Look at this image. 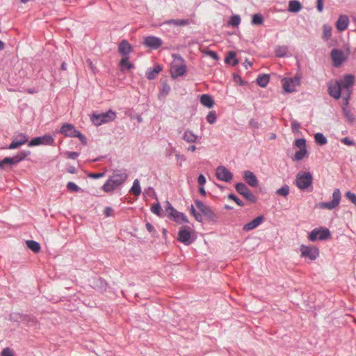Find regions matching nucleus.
<instances>
[{
    "label": "nucleus",
    "instance_id": "obj_1",
    "mask_svg": "<svg viewBox=\"0 0 356 356\" xmlns=\"http://www.w3.org/2000/svg\"><path fill=\"white\" fill-rule=\"evenodd\" d=\"M129 175L126 170H115L102 188L106 193H113L115 190L121 188L124 185Z\"/></svg>",
    "mask_w": 356,
    "mask_h": 356
},
{
    "label": "nucleus",
    "instance_id": "obj_2",
    "mask_svg": "<svg viewBox=\"0 0 356 356\" xmlns=\"http://www.w3.org/2000/svg\"><path fill=\"white\" fill-rule=\"evenodd\" d=\"M173 58L170 65V74L172 78L176 79L184 76L186 72V65L184 59L177 54H172Z\"/></svg>",
    "mask_w": 356,
    "mask_h": 356
},
{
    "label": "nucleus",
    "instance_id": "obj_3",
    "mask_svg": "<svg viewBox=\"0 0 356 356\" xmlns=\"http://www.w3.org/2000/svg\"><path fill=\"white\" fill-rule=\"evenodd\" d=\"M338 81L342 90V98L346 102V104H348L353 92L355 77L352 74H347Z\"/></svg>",
    "mask_w": 356,
    "mask_h": 356
},
{
    "label": "nucleus",
    "instance_id": "obj_4",
    "mask_svg": "<svg viewBox=\"0 0 356 356\" xmlns=\"http://www.w3.org/2000/svg\"><path fill=\"white\" fill-rule=\"evenodd\" d=\"M116 118V113L113 110H108L105 113H94L90 115V120L95 126H100L113 121Z\"/></svg>",
    "mask_w": 356,
    "mask_h": 356
},
{
    "label": "nucleus",
    "instance_id": "obj_5",
    "mask_svg": "<svg viewBox=\"0 0 356 356\" xmlns=\"http://www.w3.org/2000/svg\"><path fill=\"white\" fill-rule=\"evenodd\" d=\"M313 181V176L310 172H300L296 175V184L298 188L305 190L308 188Z\"/></svg>",
    "mask_w": 356,
    "mask_h": 356
},
{
    "label": "nucleus",
    "instance_id": "obj_6",
    "mask_svg": "<svg viewBox=\"0 0 356 356\" xmlns=\"http://www.w3.org/2000/svg\"><path fill=\"white\" fill-rule=\"evenodd\" d=\"M341 192L339 188H336L332 193V200L328 202H319L316 204V207L324 209H327L332 210L336 208L340 203Z\"/></svg>",
    "mask_w": 356,
    "mask_h": 356
},
{
    "label": "nucleus",
    "instance_id": "obj_7",
    "mask_svg": "<svg viewBox=\"0 0 356 356\" xmlns=\"http://www.w3.org/2000/svg\"><path fill=\"white\" fill-rule=\"evenodd\" d=\"M330 236V232L327 228L314 229L309 234L308 238L311 241H315L317 239L320 241L325 240Z\"/></svg>",
    "mask_w": 356,
    "mask_h": 356
},
{
    "label": "nucleus",
    "instance_id": "obj_8",
    "mask_svg": "<svg viewBox=\"0 0 356 356\" xmlns=\"http://www.w3.org/2000/svg\"><path fill=\"white\" fill-rule=\"evenodd\" d=\"M284 90L287 92H293L296 90V87L300 83V77L295 76L294 77H286L282 80Z\"/></svg>",
    "mask_w": 356,
    "mask_h": 356
},
{
    "label": "nucleus",
    "instance_id": "obj_9",
    "mask_svg": "<svg viewBox=\"0 0 356 356\" xmlns=\"http://www.w3.org/2000/svg\"><path fill=\"white\" fill-rule=\"evenodd\" d=\"M301 256L311 261L315 260L319 255L318 249L314 246H307L302 245L300 246Z\"/></svg>",
    "mask_w": 356,
    "mask_h": 356
},
{
    "label": "nucleus",
    "instance_id": "obj_10",
    "mask_svg": "<svg viewBox=\"0 0 356 356\" xmlns=\"http://www.w3.org/2000/svg\"><path fill=\"white\" fill-rule=\"evenodd\" d=\"M54 138L50 135L45 134L42 136H39V137L33 138L32 140H31L29 142L28 145L29 147H33V146H38V145H54Z\"/></svg>",
    "mask_w": 356,
    "mask_h": 356
},
{
    "label": "nucleus",
    "instance_id": "obj_11",
    "mask_svg": "<svg viewBox=\"0 0 356 356\" xmlns=\"http://www.w3.org/2000/svg\"><path fill=\"white\" fill-rule=\"evenodd\" d=\"M236 191L242 195L246 200L255 202L257 201L256 197L252 194L251 191L243 183H237L235 185Z\"/></svg>",
    "mask_w": 356,
    "mask_h": 356
},
{
    "label": "nucleus",
    "instance_id": "obj_12",
    "mask_svg": "<svg viewBox=\"0 0 356 356\" xmlns=\"http://www.w3.org/2000/svg\"><path fill=\"white\" fill-rule=\"evenodd\" d=\"M216 175L218 179L225 182H229L232 178V173L225 166H218L216 170Z\"/></svg>",
    "mask_w": 356,
    "mask_h": 356
},
{
    "label": "nucleus",
    "instance_id": "obj_13",
    "mask_svg": "<svg viewBox=\"0 0 356 356\" xmlns=\"http://www.w3.org/2000/svg\"><path fill=\"white\" fill-rule=\"evenodd\" d=\"M328 93L336 99H339L342 96V90L338 81H331L329 82Z\"/></svg>",
    "mask_w": 356,
    "mask_h": 356
},
{
    "label": "nucleus",
    "instance_id": "obj_14",
    "mask_svg": "<svg viewBox=\"0 0 356 356\" xmlns=\"http://www.w3.org/2000/svg\"><path fill=\"white\" fill-rule=\"evenodd\" d=\"M196 207L201 211V213L210 220H214L216 214L212 211L210 207L204 204L202 201L196 200L195 201Z\"/></svg>",
    "mask_w": 356,
    "mask_h": 356
},
{
    "label": "nucleus",
    "instance_id": "obj_15",
    "mask_svg": "<svg viewBox=\"0 0 356 356\" xmlns=\"http://www.w3.org/2000/svg\"><path fill=\"white\" fill-rule=\"evenodd\" d=\"M143 44L152 49H157L162 45L163 42L160 38L147 36L144 38Z\"/></svg>",
    "mask_w": 356,
    "mask_h": 356
},
{
    "label": "nucleus",
    "instance_id": "obj_16",
    "mask_svg": "<svg viewBox=\"0 0 356 356\" xmlns=\"http://www.w3.org/2000/svg\"><path fill=\"white\" fill-rule=\"evenodd\" d=\"M27 141L28 137L26 134L22 133L19 134L13 138V141L8 145V148L10 149H17Z\"/></svg>",
    "mask_w": 356,
    "mask_h": 356
},
{
    "label": "nucleus",
    "instance_id": "obj_17",
    "mask_svg": "<svg viewBox=\"0 0 356 356\" xmlns=\"http://www.w3.org/2000/svg\"><path fill=\"white\" fill-rule=\"evenodd\" d=\"M177 239L179 241L183 243L184 244L188 245L192 243L193 240L191 239V232L188 229L185 227H182L179 233Z\"/></svg>",
    "mask_w": 356,
    "mask_h": 356
},
{
    "label": "nucleus",
    "instance_id": "obj_18",
    "mask_svg": "<svg viewBox=\"0 0 356 356\" xmlns=\"http://www.w3.org/2000/svg\"><path fill=\"white\" fill-rule=\"evenodd\" d=\"M60 133L66 137L75 138L76 134L78 133V130L73 124L65 123L60 127Z\"/></svg>",
    "mask_w": 356,
    "mask_h": 356
},
{
    "label": "nucleus",
    "instance_id": "obj_19",
    "mask_svg": "<svg viewBox=\"0 0 356 356\" xmlns=\"http://www.w3.org/2000/svg\"><path fill=\"white\" fill-rule=\"evenodd\" d=\"M349 23L348 17L346 15H341L336 22V28L339 32H342L347 29Z\"/></svg>",
    "mask_w": 356,
    "mask_h": 356
},
{
    "label": "nucleus",
    "instance_id": "obj_20",
    "mask_svg": "<svg viewBox=\"0 0 356 356\" xmlns=\"http://www.w3.org/2000/svg\"><path fill=\"white\" fill-rule=\"evenodd\" d=\"M330 56L336 67L340 66L344 60L343 52L339 49H332Z\"/></svg>",
    "mask_w": 356,
    "mask_h": 356
},
{
    "label": "nucleus",
    "instance_id": "obj_21",
    "mask_svg": "<svg viewBox=\"0 0 356 356\" xmlns=\"http://www.w3.org/2000/svg\"><path fill=\"white\" fill-rule=\"evenodd\" d=\"M170 217L174 221L179 224L186 223L188 222L187 216L181 212L173 210L172 213H170Z\"/></svg>",
    "mask_w": 356,
    "mask_h": 356
},
{
    "label": "nucleus",
    "instance_id": "obj_22",
    "mask_svg": "<svg viewBox=\"0 0 356 356\" xmlns=\"http://www.w3.org/2000/svg\"><path fill=\"white\" fill-rule=\"evenodd\" d=\"M243 178L245 182L250 186L257 187L259 184L257 177L251 171H245L243 174Z\"/></svg>",
    "mask_w": 356,
    "mask_h": 356
},
{
    "label": "nucleus",
    "instance_id": "obj_23",
    "mask_svg": "<svg viewBox=\"0 0 356 356\" xmlns=\"http://www.w3.org/2000/svg\"><path fill=\"white\" fill-rule=\"evenodd\" d=\"M264 220V217L262 216H259L257 217L256 218H254V220H252V221L245 224L243 226V229L245 232H249L250 230H252V229H255L256 227H257L259 225H260L263 222Z\"/></svg>",
    "mask_w": 356,
    "mask_h": 356
},
{
    "label": "nucleus",
    "instance_id": "obj_24",
    "mask_svg": "<svg viewBox=\"0 0 356 356\" xmlns=\"http://www.w3.org/2000/svg\"><path fill=\"white\" fill-rule=\"evenodd\" d=\"M119 52L123 55V56H128V55L132 51V46L126 40H123L119 44Z\"/></svg>",
    "mask_w": 356,
    "mask_h": 356
},
{
    "label": "nucleus",
    "instance_id": "obj_25",
    "mask_svg": "<svg viewBox=\"0 0 356 356\" xmlns=\"http://www.w3.org/2000/svg\"><path fill=\"white\" fill-rule=\"evenodd\" d=\"M182 138L188 143H195L197 142L199 136L191 130L186 129L183 134Z\"/></svg>",
    "mask_w": 356,
    "mask_h": 356
},
{
    "label": "nucleus",
    "instance_id": "obj_26",
    "mask_svg": "<svg viewBox=\"0 0 356 356\" xmlns=\"http://www.w3.org/2000/svg\"><path fill=\"white\" fill-rule=\"evenodd\" d=\"M200 103L207 108H211L214 105V101L211 96L207 94H203L200 96Z\"/></svg>",
    "mask_w": 356,
    "mask_h": 356
},
{
    "label": "nucleus",
    "instance_id": "obj_27",
    "mask_svg": "<svg viewBox=\"0 0 356 356\" xmlns=\"http://www.w3.org/2000/svg\"><path fill=\"white\" fill-rule=\"evenodd\" d=\"M189 24V21L188 19H173L165 21L161 24V26L163 25H174L176 26H185L188 25Z\"/></svg>",
    "mask_w": 356,
    "mask_h": 356
},
{
    "label": "nucleus",
    "instance_id": "obj_28",
    "mask_svg": "<svg viewBox=\"0 0 356 356\" xmlns=\"http://www.w3.org/2000/svg\"><path fill=\"white\" fill-rule=\"evenodd\" d=\"M302 9V5L298 0H291L289 2L288 10L291 13H298Z\"/></svg>",
    "mask_w": 356,
    "mask_h": 356
},
{
    "label": "nucleus",
    "instance_id": "obj_29",
    "mask_svg": "<svg viewBox=\"0 0 356 356\" xmlns=\"http://www.w3.org/2000/svg\"><path fill=\"white\" fill-rule=\"evenodd\" d=\"M162 68L160 65H156L154 68H149L146 72V77L149 80L154 79L157 74L161 71Z\"/></svg>",
    "mask_w": 356,
    "mask_h": 356
},
{
    "label": "nucleus",
    "instance_id": "obj_30",
    "mask_svg": "<svg viewBox=\"0 0 356 356\" xmlns=\"http://www.w3.org/2000/svg\"><path fill=\"white\" fill-rule=\"evenodd\" d=\"M332 35V28L328 24H324L323 26V35L322 38L325 41H327L330 39Z\"/></svg>",
    "mask_w": 356,
    "mask_h": 356
},
{
    "label": "nucleus",
    "instance_id": "obj_31",
    "mask_svg": "<svg viewBox=\"0 0 356 356\" xmlns=\"http://www.w3.org/2000/svg\"><path fill=\"white\" fill-rule=\"evenodd\" d=\"M129 192L137 197L141 194V187L140 185L139 180L138 179L134 181L133 185Z\"/></svg>",
    "mask_w": 356,
    "mask_h": 356
},
{
    "label": "nucleus",
    "instance_id": "obj_32",
    "mask_svg": "<svg viewBox=\"0 0 356 356\" xmlns=\"http://www.w3.org/2000/svg\"><path fill=\"white\" fill-rule=\"evenodd\" d=\"M270 77L268 74H260L257 79V83L262 87L265 88L269 83Z\"/></svg>",
    "mask_w": 356,
    "mask_h": 356
},
{
    "label": "nucleus",
    "instance_id": "obj_33",
    "mask_svg": "<svg viewBox=\"0 0 356 356\" xmlns=\"http://www.w3.org/2000/svg\"><path fill=\"white\" fill-rule=\"evenodd\" d=\"M225 62L227 64H232L233 66L238 65V60L236 58L235 52L229 51L225 58Z\"/></svg>",
    "mask_w": 356,
    "mask_h": 356
},
{
    "label": "nucleus",
    "instance_id": "obj_34",
    "mask_svg": "<svg viewBox=\"0 0 356 356\" xmlns=\"http://www.w3.org/2000/svg\"><path fill=\"white\" fill-rule=\"evenodd\" d=\"M26 243L27 247L34 252H38L40 250V245L37 241L29 240Z\"/></svg>",
    "mask_w": 356,
    "mask_h": 356
},
{
    "label": "nucleus",
    "instance_id": "obj_35",
    "mask_svg": "<svg viewBox=\"0 0 356 356\" xmlns=\"http://www.w3.org/2000/svg\"><path fill=\"white\" fill-rule=\"evenodd\" d=\"M120 65L122 70H124V69L130 70L134 68V65L129 62L128 56L123 57L120 60Z\"/></svg>",
    "mask_w": 356,
    "mask_h": 356
},
{
    "label": "nucleus",
    "instance_id": "obj_36",
    "mask_svg": "<svg viewBox=\"0 0 356 356\" xmlns=\"http://www.w3.org/2000/svg\"><path fill=\"white\" fill-rule=\"evenodd\" d=\"M315 142L320 145H325L327 142L326 137L322 133H316L314 135Z\"/></svg>",
    "mask_w": 356,
    "mask_h": 356
},
{
    "label": "nucleus",
    "instance_id": "obj_37",
    "mask_svg": "<svg viewBox=\"0 0 356 356\" xmlns=\"http://www.w3.org/2000/svg\"><path fill=\"white\" fill-rule=\"evenodd\" d=\"M289 186L286 184L276 191V194L280 196L286 197L289 194Z\"/></svg>",
    "mask_w": 356,
    "mask_h": 356
},
{
    "label": "nucleus",
    "instance_id": "obj_38",
    "mask_svg": "<svg viewBox=\"0 0 356 356\" xmlns=\"http://www.w3.org/2000/svg\"><path fill=\"white\" fill-rule=\"evenodd\" d=\"M170 90V86L166 82H163L162 87L159 92V95L162 97H165L169 94Z\"/></svg>",
    "mask_w": 356,
    "mask_h": 356
},
{
    "label": "nucleus",
    "instance_id": "obj_39",
    "mask_svg": "<svg viewBox=\"0 0 356 356\" xmlns=\"http://www.w3.org/2000/svg\"><path fill=\"white\" fill-rule=\"evenodd\" d=\"M307 154L306 148H301L300 150L297 151L294 155V160L300 161L302 160Z\"/></svg>",
    "mask_w": 356,
    "mask_h": 356
},
{
    "label": "nucleus",
    "instance_id": "obj_40",
    "mask_svg": "<svg viewBox=\"0 0 356 356\" xmlns=\"http://www.w3.org/2000/svg\"><path fill=\"white\" fill-rule=\"evenodd\" d=\"M264 22V18L260 14H254L252 15V24L254 25H261Z\"/></svg>",
    "mask_w": 356,
    "mask_h": 356
},
{
    "label": "nucleus",
    "instance_id": "obj_41",
    "mask_svg": "<svg viewBox=\"0 0 356 356\" xmlns=\"http://www.w3.org/2000/svg\"><path fill=\"white\" fill-rule=\"evenodd\" d=\"M241 23V17L238 15H235L231 17L229 24L234 27L238 26Z\"/></svg>",
    "mask_w": 356,
    "mask_h": 356
},
{
    "label": "nucleus",
    "instance_id": "obj_42",
    "mask_svg": "<svg viewBox=\"0 0 356 356\" xmlns=\"http://www.w3.org/2000/svg\"><path fill=\"white\" fill-rule=\"evenodd\" d=\"M207 122L212 124H214L216 121V113L214 111H209L208 115H207Z\"/></svg>",
    "mask_w": 356,
    "mask_h": 356
},
{
    "label": "nucleus",
    "instance_id": "obj_43",
    "mask_svg": "<svg viewBox=\"0 0 356 356\" xmlns=\"http://www.w3.org/2000/svg\"><path fill=\"white\" fill-rule=\"evenodd\" d=\"M151 211L154 214L160 216L161 214V211H162V209H161L160 204L159 202L154 204L151 207Z\"/></svg>",
    "mask_w": 356,
    "mask_h": 356
},
{
    "label": "nucleus",
    "instance_id": "obj_44",
    "mask_svg": "<svg viewBox=\"0 0 356 356\" xmlns=\"http://www.w3.org/2000/svg\"><path fill=\"white\" fill-rule=\"evenodd\" d=\"M26 155L27 154L26 153L22 152L18 153L15 156H13L12 158L13 159L14 163L17 164V163H19L26 156Z\"/></svg>",
    "mask_w": 356,
    "mask_h": 356
},
{
    "label": "nucleus",
    "instance_id": "obj_45",
    "mask_svg": "<svg viewBox=\"0 0 356 356\" xmlns=\"http://www.w3.org/2000/svg\"><path fill=\"white\" fill-rule=\"evenodd\" d=\"M67 188L69 191H74V192H79V191H81V188L79 186H77L75 183H74L72 181H70V182L67 183Z\"/></svg>",
    "mask_w": 356,
    "mask_h": 356
},
{
    "label": "nucleus",
    "instance_id": "obj_46",
    "mask_svg": "<svg viewBox=\"0 0 356 356\" xmlns=\"http://www.w3.org/2000/svg\"><path fill=\"white\" fill-rule=\"evenodd\" d=\"M15 165L12 157H6L3 160H0V168H3L5 165Z\"/></svg>",
    "mask_w": 356,
    "mask_h": 356
},
{
    "label": "nucleus",
    "instance_id": "obj_47",
    "mask_svg": "<svg viewBox=\"0 0 356 356\" xmlns=\"http://www.w3.org/2000/svg\"><path fill=\"white\" fill-rule=\"evenodd\" d=\"M287 53V47L286 46L279 47L276 49V54L280 57H284Z\"/></svg>",
    "mask_w": 356,
    "mask_h": 356
},
{
    "label": "nucleus",
    "instance_id": "obj_48",
    "mask_svg": "<svg viewBox=\"0 0 356 356\" xmlns=\"http://www.w3.org/2000/svg\"><path fill=\"white\" fill-rule=\"evenodd\" d=\"M295 145L300 149L306 148V140L304 138H298L295 140Z\"/></svg>",
    "mask_w": 356,
    "mask_h": 356
},
{
    "label": "nucleus",
    "instance_id": "obj_49",
    "mask_svg": "<svg viewBox=\"0 0 356 356\" xmlns=\"http://www.w3.org/2000/svg\"><path fill=\"white\" fill-rule=\"evenodd\" d=\"M343 111L344 115L346 116V118H347V120L349 122H353L354 120V115L349 110H348L346 108H343Z\"/></svg>",
    "mask_w": 356,
    "mask_h": 356
},
{
    "label": "nucleus",
    "instance_id": "obj_50",
    "mask_svg": "<svg viewBox=\"0 0 356 356\" xmlns=\"http://www.w3.org/2000/svg\"><path fill=\"white\" fill-rule=\"evenodd\" d=\"M346 197L356 206V195L350 191L346 193Z\"/></svg>",
    "mask_w": 356,
    "mask_h": 356
},
{
    "label": "nucleus",
    "instance_id": "obj_51",
    "mask_svg": "<svg viewBox=\"0 0 356 356\" xmlns=\"http://www.w3.org/2000/svg\"><path fill=\"white\" fill-rule=\"evenodd\" d=\"M228 198L234 200L240 207L244 206V203L239 198H238L234 194H229L228 195Z\"/></svg>",
    "mask_w": 356,
    "mask_h": 356
},
{
    "label": "nucleus",
    "instance_id": "obj_52",
    "mask_svg": "<svg viewBox=\"0 0 356 356\" xmlns=\"http://www.w3.org/2000/svg\"><path fill=\"white\" fill-rule=\"evenodd\" d=\"M75 138H78L82 144L85 145L87 144L86 138L79 131L76 134Z\"/></svg>",
    "mask_w": 356,
    "mask_h": 356
},
{
    "label": "nucleus",
    "instance_id": "obj_53",
    "mask_svg": "<svg viewBox=\"0 0 356 356\" xmlns=\"http://www.w3.org/2000/svg\"><path fill=\"white\" fill-rule=\"evenodd\" d=\"M206 54L211 57V58H213V60H218L219 59V56H218V54L213 51H211V50H209L206 52Z\"/></svg>",
    "mask_w": 356,
    "mask_h": 356
},
{
    "label": "nucleus",
    "instance_id": "obj_54",
    "mask_svg": "<svg viewBox=\"0 0 356 356\" xmlns=\"http://www.w3.org/2000/svg\"><path fill=\"white\" fill-rule=\"evenodd\" d=\"M67 155L70 159H76L79 156V154L76 152H67Z\"/></svg>",
    "mask_w": 356,
    "mask_h": 356
},
{
    "label": "nucleus",
    "instance_id": "obj_55",
    "mask_svg": "<svg viewBox=\"0 0 356 356\" xmlns=\"http://www.w3.org/2000/svg\"><path fill=\"white\" fill-rule=\"evenodd\" d=\"M341 142L346 145H349V146H351V145H353L355 144L354 141L350 140L349 138L348 137H346V138H343L341 139Z\"/></svg>",
    "mask_w": 356,
    "mask_h": 356
},
{
    "label": "nucleus",
    "instance_id": "obj_56",
    "mask_svg": "<svg viewBox=\"0 0 356 356\" xmlns=\"http://www.w3.org/2000/svg\"><path fill=\"white\" fill-rule=\"evenodd\" d=\"M165 204H166L165 211L168 213V216H170V213H172V211L175 210V209L172 207V206L171 205V204L168 201H167L165 202Z\"/></svg>",
    "mask_w": 356,
    "mask_h": 356
},
{
    "label": "nucleus",
    "instance_id": "obj_57",
    "mask_svg": "<svg viewBox=\"0 0 356 356\" xmlns=\"http://www.w3.org/2000/svg\"><path fill=\"white\" fill-rule=\"evenodd\" d=\"M104 172L101 173H90L88 177L92 179H99L104 176Z\"/></svg>",
    "mask_w": 356,
    "mask_h": 356
},
{
    "label": "nucleus",
    "instance_id": "obj_58",
    "mask_svg": "<svg viewBox=\"0 0 356 356\" xmlns=\"http://www.w3.org/2000/svg\"><path fill=\"white\" fill-rule=\"evenodd\" d=\"M1 356H14V355L9 348H6L2 350Z\"/></svg>",
    "mask_w": 356,
    "mask_h": 356
},
{
    "label": "nucleus",
    "instance_id": "obj_59",
    "mask_svg": "<svg viewBox=\"0 0 356 356\" xmlns=\"http://www.w3.org/2000/svg\"><path fill=\"white\" fill-rule=\"evenodd\" d=\"M86 64L90 67V69L92 70V72L93 73H95L96 68H95L94 64L92 63V60L90 59H87L86 60Z\"/></svg>",
    "mask_w": 356,
    "mask_h": 356
},
{
    "label": "nucleus",
    "instance_id": "obj_60",
    "mask_svg": "<svg viewBox=\"0 0 356 356\" xmlns=\"http://www.w3.org/2000/svg\"><path fill=\"white\" fill-rule=\"evenodd\" d=\"M112 212H113V209L110 207H106L104 211V213L107 217L111 216L113 215Z\"/></svg>",
    "mask_w": 356,
    "mask_h": 356
},
{
    "label": "nucleus",
    "instance_id": "obj_61",
    "mask_svg": "<svg viewBox=\"0 0 356 356\" xmlns=\"http://www.w3.org/2000/svg\"><path fill=\"white\" fill-rule=\"evenodd\" d=\"M197 183L201 185V186H203L206 183V178L203 175H200L198 178H197Z\"/></svg>",
    "mask_w": 356,
    "mask_h": 356
},
{
    "label": "nucleus",
    "instance_id": "obj_62",
    "mask_svg": "<svg viewBox=\"0 0 356 356\" xmlns=\"http://www.w3.org/2000/svg\"><path fill=\"white\" fill-rule=\"evenodd\" d=\"M323 0H317V5H316V8L318 10V12H322L323 10Z\"/></svg>",
    "mask_w": 356,
    "mask_h": 356
},
{
    "label": "nucleus",
    "instance_id": "obj_63",
    "mask_svg": "<svg viewBox=\"0 0 356 356\" xmlns=\"http://www.w3.org/2000/svg\"><path fill=\"white\" fill-rule=\"evenodd\" d=\"M291 127H292V129L293 130H296V129H298L299 128L300 124L297 121L293 120L291 122Z\"/></svg>",
    "mask_w": 356,
    "mask_h": 356
},
{
    "label": "nucleus",
    "instance_id": "obj_64",
    "mask_svg": "<svg viewBox=\"0 0 356 356\" xmlns=\"http://www.w3.org/2000/svg\"><path fill=\"white\" fill-rule=\"evenodd\" d=\"M194 218L198 222H202L203 221L202 216L200 213H199L198 212L194 216Z\"/></svg>",
    "mask_w": 356,
    "mask_h": 356
}]
</instances>
